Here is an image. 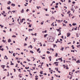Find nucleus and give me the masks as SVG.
Returning a JSON list of instances; mask_svg holds the SVG:
<instances>
[{
  "mask_svg": "<svg viewBox=\"0 0 80 80\" xmlns=\"http://www.w3.org/2000/svg\"><path fill=\"white\" fill-rule=\"evenodd\" d=\"M23 20L25 21V18H22V20H20V22L21 23H22L23 22Z\"/></svg>",
  "mask_w": 80,
  "mask_h": 80,
  "instance_id": "obj_1",
  "label": "nucleus"
},
{
  "mask_svg": "<svg viewBox=\"0 0 80 80\" xmlns=\"http://www.w3.org/2000/svg\"><path fill=\"white\" fill-rule=\"evenodd\" d=\"M5 65H2L1 66V67L3 69H4L5 68Z\"/></svg>",
  "mask_w": 80,
  "mask_h": 80,
  "instance_id": "obj_2",
  "label": "nucleus"
},
{
  "mask_svg": "<svg viewBox=\"0 0 80 80\" xmlns=\"http://www.w3.org/2000/svg\"><path fill=\"white\" fill-rule=\"evenodd\" d=\"M21 13H22L24 12V9H22V10L21 11Z\"/></svg>",
  "mask_w": 80,
  "mask_h": 80,
  "instance_id": "obj_3",
  "label": "nucleus"
},
{
  "mask_svg": "<svg viewBox=\"0 0 80 80\" xmlns=\"http://www.w3.org/2000/svg\"><path fill=\"white\" fill-rule=\"evenodd\" d=\"M67 34L68 35L67 36V37H69V36H70V33H68Z\"/></svg>",
  "mask_w": 80,
  "mask_h": 80,
  "instance_id": "obj_4",
  "label": "nucleus"
},
{
  "mask_svg": "<svg viewBox=\"0 0 80 80\" xmlns=\"http://www.w3.org/2000/svg\"><path fill=\"white\" fill-rule=\"evenodd\" d=\"M5 59H6V60H8V58H7V56L6 55H5V57L4 58Z\"/></svg>",
  "mask_w": 80,
  "mask_h": 80,
  "instance_id": "obj_5",
  "label": "nucleus"
},
{
  "mask_svg": "<svg viewBox=\"0 0 80 80\" xmlns=\"http://www.w3.org/2000/svg\"><path fill=\"white\" fill-rule=\"evenodd\" d=\"M11 6H12L13 7L15 6V4H13V3H12L11 4Z\"/></svg>",
  "mask_w": 80,
  "mask_h": 80,
  "instance_id": "obj_6",
  "label": "nucleus"
},
{
  "mask_svg": "<svg viewBox=\"0 0 80 80\" xmlns=\"http://www.w3.org/2000/svg\"><path fill=\"white\" fill-rule=\"evenodd\" d=\"M40 73L41 74V75H42V74H43V71H41L40 72Z\"/></svg>",
  "mask_w": 80,
  "mask_h": 80,
  "instance_id": "obj_7",
  "label": "nucleus"
},
{
  "mask_svg": "<svg viewBox=\"0 0 80 80\" xmlns=\"http://www.w3.org/2000/svg\"><path fill=\"white\" fill-rule=\"evenodd\" d=\"M76 62L78 63H80V60H78L77 62Z\"/></svg>",
  "mask_w": 80,
  "mask_h": 80,
  "instance_id": "obj_8",
  "label": "nucleus"
},
{
  "mask_svg": "<svg viewBox=\"0 0 80 80\" xmlns=\"http://www.w3.org/2000/svg\"><path fill=\"white\" fill-rule=\"evenodd\" d=\"M63 49H64V48H61L60 49V50L63 51Z\"/></svg>",
  "mask_w": 80,
  "mask_h": 80,
  "instance_id": "obj_9",
  "label": "nucleus"
},
{
  "mask_svg": "<svg viewBox=\"0 0 80 80\" xmlns=\"http://www.w3.org/2000/svg\"><path fill=\"white\" fill-rule=\"evenodd\" d=\"M60 32H59V34H58V36H59V35H61V31H59Z\"/></svg>",
  "mask_w": 80,
  "mask_h": 80,
  "instance_id": "obj_10",
  "label": "nucleus"
},
{
  "mask_svg": "<svg viewBox=\"0 0 80 80\" xmlns=\"http://www.w3.org/2000/svg\"><path fill=\"white\" fill-rule=\"evenodd\" d=\"M11 42V39H9L8 40V42H9H9Z\"/></svg>",
  "mask_w": 80,
  "mask_h": 80,
  "instance_id": "obj_11",
  "label": "nucleus"
},
{
  "mask_svg": "<svg viewBox=\"0 0 80 80\" xmlns=\"http://www.w3.org/2000/svg\"><path fill=\"white\" fill-rule=\"evenodd\" d=\"M71 47L72 48V49H74L75 48V47H74V45H72L71 46Z\"/></svg>",
  "mask_w": 80,
  "mask_h": 80,
  "instance_id": "obj_12",
  "label": "nucleus"
},
{
  "mask_svg": "<svg viewBox=\"0 0 80 80\" xmlns=\"http://www.w3.org/2000/svg\"><path fill=\"white\" fill-rule=\"evenodd\" d=\"M76 35L77 37H79V36L78 35V33H76Z\"/></svg>",
  "mask_w": 80,
  "mask_h": 80,
  "instance_id": "obj_13",
  "label": "nucleus"
},
{
  "mask_svg": "<svg viewBox=\"0 0 80 80\" xmlns=\"http://www.w3.org/2000/svg\"><path fill=\"white\" fill-rule=\"evenodd\" d=\"M55 70H56L57 71H58V68H55Z\"/></svg>",
  "mask_w": 80,
  "mask_h": 80,
  "instance_id": "obj_14",
  "label": "nucleus"
},
{
  "mask_svg": "<svg viewBox=\"0 0 80 80\" xmlns=\"http://www.w3.org/2000/svg\"><path fill=\"white\" fill-rule=\"evenodd\" d=\"M49 58V61H51V58H52V57L51 56H50Z\"/></svg>",
  "mask_w": 80,
  "mask_h": 80,
  "instance_id": "obj_15",
  "label": "nucleus"
},
{
  "mask_svg": "<svg viewBox=\"0 0 80 80\" xmlns=\"http://www.w3.org/2000/svg\"><path fill=\"white\" fill-rule=\"evenodd\" d=\"M56 30H57L58 32H60V31H61L60 30V29H57Z\"/></svg>",
  "mask_w": 80,
  "mask_h": 80,
  "instance_id": "obj_16",
  "label": "nucleus"
},
{
  "mask_svg": "<svg viewBox=\"0 0 80 80\" xmlns=\"http://www.w3.org/2000/svg\"><path fill=\"white\" fill-rule=\"evenodd\" d=\"M7 9H8V10H10V6H9L8 7H7Z\"/></svg>",
  "mask_w": 80,
  "mask_h": 80,
  "instance_id": "obj_17",
  "label": "nucleus"
},
{
  "mask_svg": "<svg viewBox=\"0 0 80 80\" xmlns=\"http://www.w3.org/2000/svg\"><path fill=\"white\" fill-rule=\"evenodd\" d=\"M65 67L66 69H68V66H66Z\"/></svg>",
  "mask_w": 80,
  "mask_h": 80,
  "instance_id": "obj_18",
  "label": "nucleus"
},
{
  "mask_svg": "<svg viewBox=\"0 0 80 80\" xmlns=\"http://www.w3.org/2000/svg\"><path fill=\"white\" fill-rule=\"evenodd\" d=\"M58 53H56V57H58Z\"/></svg>",
  "mask_w": 80,
  "mask_h": 80,
  "instance_id": "obj_19",
  "label": "nucleus"
},
{
  "mask_svg": "<svg viewBox=\"0 0 80 80\" xmlns=\"http://www.w3.org/2000/svg\"><path fill=\"white\" fill-rule=\"evenodd\" d=\"M38 67H40V68H42V66H41L40 65H39L38 66Z\"/></svg>",
  "mask_w": 80,
  "mask_h": 80,
  "instance_id": "obj_20",
  "label": "nucleus"
},
{
  "mask_svg": "<svg viewBox=\"0 0 80 80\" xmlns=\"http://www.w3.org/2000/svg\"><path fill=\"white\" fill-rule=\"evenodd\" d=\"M12 3V2H11L10 1H9V2L8 3V5H9V4H10V3Z\"/></svg>",
  "mask_w": 80,
  "mask_h": 80,
  "instance_id": "obj_21",
  "label": "nucleus"
},
{
  "mask_svg": "<svg viewBox=\"0 0 80 80\" xmlns=\"http://www.w3.org/2000/svg\"><path fill=\"white\" fill-rule=\"evenodd\" d=\"M47 35H48V34H45L44 35V37H47Z\"/></svg>",
  "mask_w": 80,
  "mask_h": 80,
  "instance_id": "obj_22",
  "label": "nucleus"
},
{
  "mask_svg": "<svg viewBox=\"0 0 80 80\" xmlns=\"http://www.w3.org/2000/svg\"><path fill=\"white\" fill-rule=\"evenodd\" d=\"M39 50H40V48H38L37 50V52H38L39 51Z\"/></svg>",
  "mask_w": 80,
  "mask_h": 80,
  "instance_id": "obj_23",
  "label": "nucleus"
},
{
  "mask_svg": "<svg viewBox=\"0 0 80 80\" xmlns=\"http://www.w3.org/2000/svg\"><path fill=\"white\" fill-rule=\"evenodd\" d=\"M12 37H14V38H15V37H16V36L13 35L12 36Z\"/></svg>",
  "mask_w": 80,
  "mask_h": 80,
  "instance_id": "obj_24",
  "label": "nucleus"
},
{
  "mask_svg": "<svg viewBox=\"0 0 80 80\" xmlns=\"http://www.w3.org/2000/svg\"><path fill=\"white\" fill-rule=\"evenodd\" d=\"M41 57L42 58V59H45V58L44 57Z\"/></svg>",
  "mask_w": 80,
  "mask_h": 80,
  "instance_id": "obj_25",
  "label": "nucleus"
},
{
  "mask_svg": "<svg viewBox=\"0 0 80 80\" xmlns=\"http://www.w3.org/2000/svg\"><path fill=\"white\" fill-rule=\"evenodd\" d=\"M14 65V64L12 62H11V65Z\"/></svg>",
  "mask_w": 80,
  "mask_h": 80,
  "instance_id": "obj_26",
  "label": "nucleus"
},
{
  "mask_svg": "<svg viewBox=\"0 0 80 80\" xmlns=\"http://www.w3.org/2000/svg\"><path fill=\"white\" fill-rule=\"evenodd\" d=\"M27 60H28V62H30V60H29V59H28V58H27Z\"/></svg>",
  "mask_w": 80,
  "mask_h": 80,
  "instance_id": "obj_27",
  "label": "nucleus"
},
{
  "mask_svg": "<svg viewBox=\"0 0 80 80\" xmlns=\"http://www.w3.org/2000/svg\"><path fill=\"white\" fill-rule=\"evenodd\" d=\"M2 42H4V43H5L6 42V40H4V39H3Z\"/></svg>",
  "mask_w": 80,
  "mask_h": 80,
  "instance_id": "obj_28",
  "label": "nucleus"
},
{
  "mask_svg": "<svg viewBox=\"0 0 80 80\" xmlns=\"http://www.w3.org/2000/svg\"><path fill=\"white\" fill-rule=\"evenodd\" d=\"M8 74L7 75V77H9V72H8Z\"/></svg>",
  "mask_w": 80,
  "mask_h": 80,
  "instance_id": "obj_29",
  "label": "nucleus"
},
{
  "mask_svg": "<svg viewBox=\"0 0 80 80\" xmlns=\"http://www.w3.org/2000/svg\"><path fill=\"white\" fill-rule=\"evenodd\" d=\"M77 27H76V28H75L74 29V30H77Z\"/></svg>",
  "mask_w": 80,
  "mask_h": 80,
  "instance_id": "obj_30",
  "label": "nucleus"
},
{
  "mask_svg": "<svg viewBox=\"0 0 80 80\" xmlns=\"http://www.w3.org/2000/svg\"><path fill=\"white\" fill-rule=\"evenodd\" d=\"M28 27H29L31 28V27H32V25H31V24H30V25H29Z\"/></svg>",
  "mask_w": 80,
  "mask_h": 80,
  "instance_id": "obj_31",
  "label": "nucleus"
},
{
  "mask_svg": "<svg viewBox=\"0 0 80 80\" xmlns=\"http://www.w3.org/2000/svg\"><path fill=\"white\" fill-rule=\"evenodd\" d=\"M63 24V26H64V27H65L66 26V25L65 24H63V23H62Z\"/></svg>",
  "mask_w": 80,
  "mask_h": 80,
  "instance_id": "obj_32",
  "label": "nucleus"
},
{
  "mask_svg": "<svg viewBox=\"0 0 80 80\" xmlns=\"http://www.w3.org/2000/svg\"><path fill=\"white\" fill-rule=\"evenodd\" d=\"M30 53H33V51H31V50H30Z\"/></svg>",
  "mask_w": 80,
  "mask_h": 80,
  "instance_id": "obj_33",
  "label": "nucleus"
},
{
  "mask_svg": "<svg viewBox=\"0 0 80 80\" xmlns=\"http://www.w3.org/2000/svg\"><path fill=\"white\" fill-rule=\"evenodd\" d=\"M47 53H48V54L50 53V52H49V51H47Z\"/></svg>",
  "mask_w": 80,
  "mask_h": 80,
  "instance_id": "obj_34",
  "label": "nucleus"
},
{
  "mask_svg": "<svg viewBox=\"0 0 80 80\" xmlns=\"http://www.w3.org/2000/svg\"><path fill=\"white\" fill-rule=\"evenodd\" d=\"M54 64H56L58 63V62H54Z\"/></svg>",
  "mask_w": 80,
  "mask_h": 80,
  "instance_id": "obj_35",
  "label": "nucleus"
},
{
  "mask_svg": "<svg viewBox=\"0 0 80 80\" xmlns=\"http://www.w3.org/2000/svg\"><path fill=\"white\" fill-rule=\"evenodd\" d=\"M55 46H57V45L54 44L53 45V48H55Z\"/></svg>",
  "mask_w": 80,
  "mask_h": 80,
  "instance_id": "obj_36",
  "label": "nucleus"
},
{
  "mask_svg": "<svg viewBox=\"0 0 80 80\" xmlns=\"http://www.w3.org/2000/svg\"><path fill=\"white\" fill-rule=\"evenodd\" d=\"M57 41H58V42H60V41H59V39H57Z\"/></svg>",
  "mask_w": 80,
  "mask_h": 80,
  "instance_id": "obj_37",
  "label": "nucleus"
},
{
  "mask_svg": "<svg viewBox=\"0 0 80 80\" xmlns=\"http://www.w3.org/2000/svg\"><path fill=\"white\" fill-rule=\"evenodd\" d=\"M0 50H2V51H3V48H1L0 49Z\"/></svg>",
  "mask_w": 80,
  "mask_h": 80,
  "instance_id": "obj_38",
  "label": "nucleus"
},
{
  "mask_svg": "<svg viewBox=\"0 0 80 80\" xmlns=\"http://www.w3.org/2000/svg\"><path fill=\"white\" fill-rule=\"evenodd\" d=\"M29 10H29V9H27L26 10V12H28V11H29Z\"/></svg>",
  "mask_w": 80,
  "mask_h": 80,
  "instance_id": "obj_39",
  "label": "nucleus"
},
{
  "mask_svg": "<svg viewBox=\"0 0 80 80\" xmlns=\"http://www.w3.org/2000/svg\"><path fill=\"white\" fill-rule=\"evenodd\" d=\"M58 23H60V22H61V21H60V20H58Z\"/></svg>",
  "mask_w": 80,
  "mask_h": 80,
  "instance_id": "obj_40",
  "label": "nucleus"
},
{
  "mask_svg": "<svg viewBox=\"0 0 80 80\" xmlns=\"http://www.w3.org/2000/svg\"><path fill=\"white\" fill-rule=\"evenodd\" d=\"M71 52H75V51H74V50H71Z\"/></svg>",
  "mask_w": 80,
  "mask_h": 80,
  "instance_id": "obj_41",
  "label": "nucleus"
},
{
  "mask_svg": "<svg viewBox=\"0 0 80 80\" xmlns=\"http://www.w3.org/2000/svg\"><path fill=\"white\" fill-rule=\"evenodd\" d=\"M69 13H70V11H68V12L67 13L68 14Z\"/></svg>",
  "mask_w": 80,
  "mask_h": 80,
  "instance_id": "obj_42",
  "label": "nucleus"
},
{
  "mask_svg": "<svg viewBox=\"0 0 80 80\" xmlns=\"http://www.w3.org/2000/svg\"><path fill=\"white\" fill-rule=\"evenodd\" d=\"M24 46H27V43H25L24 44Z\"/></svg>",
  "mask_w": 80,
  "mask_h": 80,
  "instance_id": "obj_43",
  "label": "nucleus"
},
{
  "mask_svg": "<svg viewBox=\"0 0 80 80\" xmlns=\"http://www.w3.org/2000/svg\"><path fill=\"white\" fill-rule=\"evenodd\" d=\"M35 79L36 80H38V78H35Z\"/></svg>",
  "mask_w": 80,
  "mask_h": 80,
  "instance_id": "obj_44",
  "label": "nucleus"
},
{
  "mask_svg": "<svg viewBox=\"0 0 80 80\" xmlns=\"http://www.w3.org/2000/svg\"><path fill=\"white\" fill-rule=\"evenodd\" d=\"M30 47H31V48H33V47H32V45H30Z\"/></svg>",
  "mask_w": 80,
  "mask_h": 80,
  "instance_id": "obj_45",
  "label": "nucleus"
},
{
  "mask_svg": "<svg viewBox=\"0 0 80 80\" xmlns=\"http://www.w3.org/2000/svg\"><path fill=\"white\" fill-rule=\"evenodd\" d=\"M51 9H52V10H55V8H51Z\"/></svg>",
  "mask_w": 80,
  "mask_h": 80,
  "instance_id": "obj_46",
  "label": "nucleus"
},
{
  "mask_svg": "<svg viewBox=\"0 0 80 80\" xmlns=\"http://www.w3.org/2000/svg\"><path fill=\"white\" fill-rule=\"evenodd\" d=\"M43 75H47V73H44Z\"/></svg>",
  "mask_w": 80,
  "mask_h": 80,
  "instance_id": "obj_47",
  "label": "nucleus"
},
{
  "mask_svg": "<svg viewBox=\"0 0 80 80\" xmlns=\"http://www.w3.org/2000/svg\"><path fill=\"white\" fill-rule=\"evenodd\" d=\"M43 47H45V46H46V45H45V44H44L43 45Z\"/></svg>",
  "mask_w": 80,
  "mask_h": 80,
  "instance_id": "obj_48",
  "label": "nucleus"
},
{
  "mask_svg": "<svg viewBox=\"0 0 80 80\" xmlns=\"http://www.w3.org/2000/svg\"><path fill=\"white\" fill-rule=\"evenodd\" d=\"M12 12H13V13H15V11H14V10L12 11Z\"/></svg>",
  "mask_w": 80,
  "mask_h": 80,
  "instance_id": "obj_49",
  "label": "nucleus"
},
{
  "mask_svg": "<svg viewBox=\"0 0 80 80\" xmlns=\"http://www.w3.org/2000/svg\"><path fill=\"white\" fill-rule=\"evenodd\" d=\"M0 26L1 27V28H3V26H2L1 24L0 25Z\"/></svg>",
  "mask_w": 80,
  "mask_h": 80,
  "instance_id": "obj_50",
  "label": "nucleus"
},
{
  "mask_svg": "<svg viewBox=\"0 0 80 80\" xmlns=\"http://www.w3.org/2000/svg\"><path fill=\"white\" fill-rule=\"evenodd\" d=\"M32 0H30L29 1V3H31L32 2Z\"/></svg>",
  "mask_w": 80,
  "mask_h": 80,
  "instance_id": "obj_51",
  "label": "nucleus"
},
{
  "mask_svg": "<svg viewBox=\"0 0 80 80\" xmlns=\"http://www.w3.org/2000/svg\"><path fill=\"white\" fill-rule=\"evenodd\" d=\"M69 26H70V27H72V25H71V24H69Z\"/></svg>",
  "mask_w": 80,
  "mask_h": 80,
  "instance_id": "obj_52",
  "label": "nucleus"
},
{
  "mask_svg": "<svg viewBox=\"0 0 80 80\" xmlns=\"http://www.w3.org/2000/svg\"><path fill=\"white\" fill-rule=\"evenodd\" d=\"M61 59H62V58H58V60H61Z\"/></svg>",
  "mask_w": 80,
  "mask_h": 80,
  "instance_id": "obj_53",
  "label": "nucleus"
},
{
  "mask_svg": "<svg viewBox=\"0 0 80 80\" xmlns=\"http://www.w3.org/2000/svg\"><path fill=\"white\" fill-rule=\"evenodd\" d=\"M43 22H42L41 23V25H43Z\"/></svg>",
  "mask_w": 80,
  "mask_h": 80,
  "instance_id": "obj_54",
  "label": "nucleus"
},
{
  "mask_svg": "<svg viewBox=\"0 0 80 80\" xmlns=\"http://www.w3.org/2000/svg\"><path fill=\"white\" fill-rule=\"evenodd\" d=\"M61 15L62 16V17H64V15H63V14H61Z\"/></svg>",
  "mask_w": 80,
  "mask_h": 80,
  "instance_id": "obj_55",
  "label": "nucleus"
},
{
  "mask_svg": "<svg viewBox=\"0 0 80 80\" xmlns=\"http://www.w3.org/2000/svg\"><path fill=\"white\" fill-rule=\"evenodd\" d=\"M68 0V2H71V0Z\"/></svg>",
  "mask_w": 80,
  "mask_h": 80,
  "instance_id": "obj_56",
  "label": "nucleus"
},
{
  "mask_svg": "<svg viewBox=\"0 0 80 80\" xmlns=\"http://www.w3.org/2000/svg\"><path fill=\"white\" fill-rule=\"evenodd\" d=\"M56 5H58V3H56Z\"/></svg>",
  "mask_w": 80,
  "mask_h": 80,
  "instance_id": "obj_57",
  "label": "nucleus"
},
{
  "mask_svg": "<svg viewBox=\"0 0 80 80\" xmlns=\"http://www.w3.org/2000/svg\"><path fill=\"white\" fill-rule=\"evenodd\" d=\"M72 25H73V26H75V23H73Z\"/></svg>",
  "mask_w": 80,
  "mask_h": 80,
  "instance_id": "obj_58",
  "label": "nucleus"
},
{
  "mask_svg": "<svg viewBox=\"0 0 80 80\" xmlns=\"http://www.w3.org/2000/svg\"><path fill=\"white\" fill-rule=\"evenodd\" d=\"M61 38H63V36H62L61 37Z\"/></svg>",
  "mask_w": 80,
  "mask_h": 80,
  "instance_id": "obj_59",
  "label": "nucleus"
},
{
  "mask_svg": "<svg viewBox=\"0 0 80 80\" xmlns=\"http://www.w3.org/2000/svg\"><path fill=\"white\" fill-rule=\"evenodd\" d=\"M13 55L14 57H15V54L14 53H13Z\"/></svg>",
  "mask_w": 80,
  "mask_h": 80,
  "instance_id": "obj_60",
  "label": "nucleus"
},
{
  "mask_svg": "<svg viewBox=\"0 0 80 80\" xmlns=\"http://www.w3.org/2000/svg\"><path fill=\"white\" fill-rule=\"evenodd\" d=\"M6 48H7V50H8V46H6Z\"/></svg>",
  "mask_w": 80,
  "mask_h": 80,
  "instance_id": "obj_61",
  "label": "nucleus"
},
{
  "mask_svg": "<svg viewBox=\"0 0 80 80\" xmlns=\"http://www.w3.org/2000/svg\"><path fill=\"white\" fill-rule=\"evenodd\" d=\"M28 31H29V32H30L31 31V30H30V29H29Z\"/></svg>",
  "mask_w": 80,
  "mask_h": 80,
  "instance_id": "obj_62",
  "label": "nucleus"
},
{
  "mask_svg": "<svg viewBox=\"0 0 80 80\" xmlns=\"http://www.w3.org/2000/svg\"><path fill=\"white\" fill-rule=\"evenodd\" d=\"M63 62L64 63H65V60H63Z\"/></svg>",
  "mask_w": 80,
  "mask_h": 80,
  "instance_id": "obj_63",
  "label": "nucleus"
},
{
  "mask_svg": "<svg viewBox=\"0 0 80 80\" xmlns=\"http://www.w3.org/2000/svg\"><path fill=\"white\" fill-rule=\"evenodd\" d=\"M58 8V6H55V8Z\"/></svg>",
  "mask_w": 80,
  "mask_h": 80,
  "instance_id": "obj_64",
  "label": "nucleus"
}]
</instances>
